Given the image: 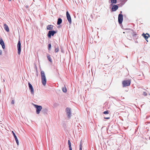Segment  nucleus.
<instances>
[{
  "instance_id": "1a4fd4ad",
  "label": "nucleus",
  "mask_w": 150,
  "mask_h": 150,
  "mask_svg": "<svg viewBox=\"0 0 150 150\" xmlns=\"http://www.w3.org/2000/svg\"><path fill=\"white\" fill-rule=\"evenodd\" d=\"M28 86L30 89L31 90V93L32 94H34V91L33 87L32 85L30 83H28Z\"/></svg>"
},
{
  "instance_id": "4468645a",
  "label": "nucleus",
  "mask_w": 150,
  "mask_h": 150,
  "mask_svg": "<svg viewBox=\"0 0 150 150\" xmlns=\"http://www.w3.org/2000/svg\"><path fill=\"white\" fill-rule=\"evenodd\" d=\"M62 19L61 18H58V21L57 22V24L58 25H59L60 24L62 23Z\"/></svg>"
},
{
  "instance_id": "6ab92c4d",
  "label": "nucleus",
  "mask_w": 150,
  "mask_h": 150,
  "mask_svg": "<svg viewBox=\"0 0 150 150\" xmlns=\"http://www.w3.org/2000/svg\"><path fill=\"white\" fill-rule=\"evenodd\" d=\"M68 144L69 145V149H72L71 147V142L69 140L68 141Z\"/></svg>"
},
{
  "instance_id": "ddd939ff",
  "label": "nucleus",
  "mask_w": 150,
  "mask_h": 150,
  "mask_svg": "<svg viewBox=\"0 0 150 150\" xmlns=\"http://www.w3.org/2000/svg\"><path fill=\"white\" fill-rule=\"evenodd\" d=\"M53 25H48L47 27V30H51L53 29Z\"/></svg>"
},
{
  "instance_id": "f257e3e1",
  "label": "nucleus",
  "mask_w": 150,
  "mask_h": 150,
  "mask_svg": "<svg viewBox=\"0 0 150 150\" xmlns=\"http://www.w3.org/2000/svg\"><path fill=\"white\" fill-rule=\"evenodd\" d=\"M41 75L42 83L44 86H45L46 83L47 79L45 73L43 71H41Z\"/></svg>"
},
{
  "instance_id": "7ed1b4c3",
  "label": "nucleus",
  "mask_w": 150,
  "mask_h": 150,
  "mask_svg": "<svg viewBox=\"0 0 150 150\" xmlns=\"http://www.w3.org/2000/svg\"><path fill=\"white\" fill-rule=\"evenodd\" d=\"M35 108H36V113L37 114H39L40 111L42 109V107L41 106H39L37 105H35Z\"/></svg>"
},
{
  "instance_id": "f8f14e48",
  "label": "nucleus",
  "mask_w": 150,
  "mask_h": 150,
  "mask_svg": "<svg viewBox=\"0 0 150 150\" xmlns=\"http://www.w3.org/2000/svg\"><path fill=\"white\" fill-rule=\"evenodd\" d=\"M0 44L1 45L2 48L4 49L5 48L4 43L2 38H0Z\"/></svg>"
},
{
  "instance_id": "dca6fc26",
  "label": "nucleus",
  "mask_w": 150,
  "mask_h": 150,
  "mask_svg": "<svg viewBox=\"0 0 150 150\" xmlns=\"http://www.w3.org/2000/svg\"><path fill=\"white\" fill-rule=\"evenodd\" d=\"M82 141L81 140L79 145V150H82Z\"/></svg>"
},
{
  "instance_id": "7c9ffc66",
  "label": "nucleus",
  "mask_w": 150,
  "mask_h": 150,
  "mask_svg": "<svg viewBox=\"0 0 150 150\" xmlns=\"http://www.w3.org/2000/svg\"><path fill=\"white\" fill-rule=\"evenodd\" d=\"M122 13V11H120V14H121V13Z\"/></svg>"
},
{
  "instance_id": "20e7f679",
  "label": "nucleus",
  "mask_w": 150,
  "mask_h": 150,
  "mask_svg": "<svg viewBox=\"0 0 150 150\" xmlns=\"http://www.w3.org/2000/svg\"><path fill=\"white\" fill-rule=\"evenodd\" d=\"M57 32L54 30H50L48 32V36L49 38H51V35L53 36Z\"/></svg>"
},
{
  "instance_id": "2eb2a0df",
  "label": "nucleus",
  "mask_w": 150,
  "mask_h": 150,
  "mask_svg": "<svg viewBox=\"0 0 150 150\" xmlns=\"http://www.w3.org/2000/svg\"><path fill=\"white\" fill-rule=\"evenodd\" d=\"M4 28L5 30L7 31L8 32L9 31V30L8 26L6 24H4Z\"/></svg>"
},
{
  "instance_id": "f03ea898",
  "label": "nucleus",
  "mask_w": 150,
  "mask_h": 150,
  "mask_svg": "<svg viewBox=\"0 0 150 150\" xmlns=\"http://www.w3.org/2000/svg\"><path fill=\"white\" fill-rule=\"evenodd\" d=\"M131 83V80L128 79L124 80L122 82L123 87H125L129 86L130 85Z\"/></svg>"
},
{
  "instance_id": "0eeeda50",
  "label": "nucleus",
  "mask_w": 150,
  "mask_h": 150,
  "mask_svg": "<svg viewBox=\"0 0 150 150\" xmlns=\"http://www.w3.org/2000/svg\"><path fill=\"white\" fill-rule=\"evenodd\" d=\"M66 16H67V18L68 21L69 23L70 24H71V18L70 16L69 13V12L68 11H67L66 12Z\"/></svg>"
},
{
  "instance_id": "423d86ee",
  "label": "nucleus",
  "mask_w": 150,
  "mask_h": 150,
  "mask_svg": "<svg viewBox=\"0 0 150 150\" xmlns=\"http://www.w3.org/2000/svg\"><path fill=\"white\" fill-rule=\"evenodd\" d=\"M123 16L121 14H119L118 17V21L119 24H121L123 21Z\"/></svg>"
},
{
  "instance_id": "9d476101",
  "label": "nucleus",
  "mask_w": 150,
  "mask_h": 150,
  "mask_svg": "<svg viewBox=\"0 0 150 150\" xmlns=\"http://www.w3.org/2000/svg\"><path fill=\"white\" fill-rule=\"evenodd\" d=\"M142 36H143L146 40L148 41L147 39L150 36L149 34L148 33H146V34H145L144 33H143L142 34Z\"/></svg>"
},
{
  "instance_id": "6e6552de",
  "label": "nucleus",
  "mask_w": 150,
  "mask_h": 150,
  "mask_svg": "<svg viewBox=\"0 0 150 150\" xmlns=\"http://www.w3.org/2000/svg\"><path fill=\"white\" fill-rule=\"evenodd\" d=\"M66 112L68 118H69L70 117V115L71 114L70 109L68 108H67L66 109Z\"/></svg>"
},
{
  "instance_id": "aec40b11",
  "label": "nucleus",
  "mask_w": 150,
  "mask_h": 150,
  "mask_svg": "<svg viewBox=\"0 0 150 150\" xmlns=\"http://www.w3.org/2000/svg\"><path fill=\"white\" fill-rule=\"evenodd\" d=\"M110 1L112 4H115L117 3V0H110Z\"/></svg>"
},
{
  "instance_id": "473e14b6",
  "label": "nucleus",
  "mask_w": 150,
  "mask_h": 150,
  "mask_svg": "<svg viewBox=\"0 0 150 150\" xmlns=\"http://www.w3.org/2000/svg\"><path fill=\"white\" fill-rule=\"evenodd\" d=\"M123 4H124V3H123V4H122V5H123Z\"/></svg>"
},
{
  "instance_id": "72a5a7b5",
  "label": "nucleus",
  "mask_w": 150,
  "mask_h": 150,
  "mask_svg": "<svg viewBox=\"0 0 150 150\" xmlns=\"http://www.w3.org/2000/svg\"><path fill=\"white\" fill-rule=\"evenodd\" d=\"M11 0H10V1H11Z\"/></svg>"
},
{
  "instance_id": "a211bd4d",
  "label": "nucleus",
  "mask_w": 150,
  "mask_h": 150,
  "mask_svg": "<svg viewBox=\"0 0 150 150\" xmlns=\"http://www.w3.org/2000/svg\"><path fill=\"white\" fill-rule=\"evenodd\" d=\"M62 90L64 92L66 93L67 91V88L65 86L63 87L62 88Z\"/></svg>"
},
{
  "instance_id": "cd10ccee",
  "label": "nucleus",
  "mask_w": 150,
  "mask_h": 150,
  "mask_svg": "<svg viewBox=\"0 0 150 150\" xmlns=\"http://www.w3.org/2000/svg\"><path fill=\"white\" fill-rule=\"evenodd\" d=\"M2 51L0 50V55H1L2 54Z\"/></svg>"
},
{
  "instance_id": "c85d7f7f",
  "label": "nucleus",
  "mask_w": 150,
  "mask_h": 150,
  "mask_svg": "<svg viewBox=\"0 0 150 150\" xmlns=\"http://www.w3.org/2000/svg\"><path fill=\"white\" fill-rule=\"evenodd\" d=\"M16 142L18 145V140L17 141H16Z\"/></svg>"
},
{
  "instance_id": "39448f33",
  "label": "nucleus",
  "mask_w": 150,
  "mask_h": 150,
  "mask_svg": "<svg viewBox=\"0 0 150 150\" xmlns=\"http://www.w3.org/2000/svg\"><path fill=\"white\" fill-rule=\"evenodd\" d=\"M17 48L18 50V54L20 55L21 54V43L20 40L18 41L17 44Z\"/></svg>"
},
{
  "instance_id": "bb28decb",
  "label": "nucleus",
  "mask_w": 150,
  "mask_h": 150,
  "mask_svg": "<svg viewBox=\"0 0 150 150\" xmlns=\"http://www.w3.org/2000/svg\"><path fill=\"white\" fill-rule=\"evenodd\" d=\"M14 103V102L13 100H12L11 102V103L13 104Z\"/></svg>"
},
{
  "instance_id": "f3484780",
  "label": "nucleus",
  "mask_w": 150,
  "mask_h": 150,
  "mask_svg": "<svg viewBox=\"0 0 150 150\" xmlns=\"http://www.w3.org/2000/svg\"><path fill=\"white\" fill-rule=\"evenodd\" d=\"M47 58L48 59V60H49V61L50 62H52V59L51 58V57H50V55H47Z\"/></svg>"
},
{
  "instance_id": "a878e982",
  "label": "nucleus",
  "mask_w": 150,
  "mask_h": 150,
  "mask_svg": "<svg viewBox=\"0 0 150 150\" xmlns=\"http://www.w3.org/2000/svg\"><path fill=\"white\" fill-rule=\"evenodd\" d=\"M14 138L15 139L16 141H17V140H18V139H17V138L16 137H15Z\"/></svg>"
},
{
  "instance_id": "4be33fe9",
  "label": "nucleus",
  "mask_w": 150,
  "mask_h": 150,
  "mask_svg": "<svg viewBox=\"0 0 150 150\" xmlns=\"http://www.w3.org/2000/svg\"><path fill=\"white\" fill-rule=\"evenodd\" d=\"M103 114H109V112L108 110L105 111L103 112Z\"/></svg>"
},
{
  "instance_id": "412c9836",
  "label": "nucleus",
  "mask_w": 150,
  "mask_h": 150,
  "mask_svg": "<svg viewBox=\"0 0 150 150\" xmlns=\"http://www.w3.org/2000/svg\"><path fill=\"white\" fill-rule=\"evenodd\" d=\"M55 52H57L59 51V48L58 46H57V47H55Z\"/></svg>"
},
{
  "instance_id": "b1692460",
  "label": "nucleus",
  "mask_w": 150,
  "mask_h": 150,
  "mask_svg": "<svg viewBox=\"0 0 150 150\" xmlns=\"http://www.w3.org/2000/svg\"><path fill=\"white\" fill-rule=\"evenodd\" d=\"M12 132L13 134V135L14 137H16V135H15V133H14V132H13V131H12Z\"/></svg>"
},
{
  "instance_id": "393cba45",
  "label": "nucleus",
  "mask_w": 150,
  "mask_h": 150,
  "mask_svg": "<svg viewBox=\"0 0 150 150\" xmlns=\"http://www.w3.org/2000/svg\"><path fill=\"white\" fill-rule=\"evenodd\" d=\"M104 118L105 119H110V117H104Z\"/></svg>"
},
{
  "instance_id": "5701e85b",
  "label": "nucleus",
  "mask_w": 150,
  "mask_h": 150,
  "mask_svg": "<svg viewBox=\"0 0 150 150\" xmlns=\"http://www.w3.org/2000/svg\"><path fill=\"white\" fill-rule=\"evenodd\" d=\"M51 48V45L50 44L48 45V50H50Z\"/></svg>"
},
{
  "instance_id": "2f4dec72",
  "label": "nucleus",
  "mask_w": 150,
  "mask_h": 150,
  "mask_svg": "<svg viewBox=\"0 0 150 150\" xmlns=\"http://www.w3.org/2000/svg\"><path fill=\"white\" fill-rule=\"evenodd\" d=\"M69 150H72V149H69Z\"/></svg>"
},
{
  "instance_id": "9b49d317",
  "label": "nucleus",
  "mask_w": 150,
  "mask_h": 150,
  "mask_svg": "<svg viewBox=\"0 0 150 150\" xmlns=\"http://www.w3.org/2000/svg\"><path fill=\"white\" fill-rule=\"evenodd\" d=\"M118 8V6L117 5H113L111 8L112 11H115L117 10Z\"/></svg>"
},
{
  "instance_id": "c756f323",
  "label": "nucleus",
  "mask_w": 150,
  "mask_h": 150,
  "mask_svg": "<svg viewBox=\"0 0 150 150\" xmlns=\"http://www.w3.org/2000/svg\"><path fill=\"white\" fill-rule=\"evenodd\" d=\"M136 35V34H132V36H134L135 35Z\"/></svg>"
}]
</instances>
